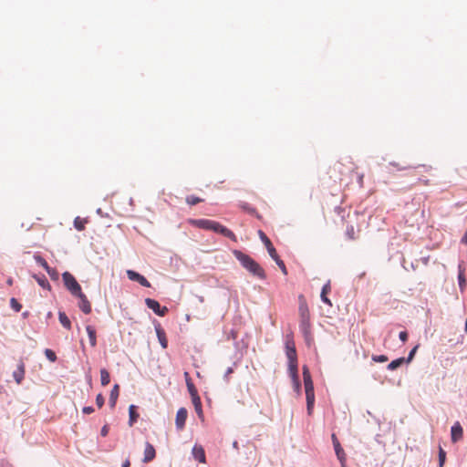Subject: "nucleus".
<instances>
[{"instance_id":"1","label":"nucleus","mask_w":467,"mask_h":467,"mask_svg":"<svg viewBox=\"0 0 467 467\" xmlns=\"http://www.w3.org/2000/svg\"><path fill=\"white\" fill-rule=\"evenodd\" d=\"M189 223L192 226L204 229V230H210L214 233L221 234L222 235L231 239L234 242H236V235L234 234L233 231L226 228L223 224L219 223L216 221L209 220V219H190Z\"/></svg>"},{"instance_id":"2","label":"nucleus","mask_w":467,"mask_h":467,"mask_svg":"<svg viewBox=\"0 0 467 467\" xmlns=\"http://www.w3.org/2000/svg\"><path fill=\"white\" fill-rule=\"evenodd\" d=\"M356 170V164L349 158H345L330 168L329 178L340 183L345 177H350Z\"/></svg>"},{"instance_id":"3","label":"nucleus","mask_w":467,"mask_h":467,"mask_svg":"<svg viewBox=\"0 0 467 467\" xmlns=\"http://www.w3.org/2000/svg\"><path fill=\"white\" fill-rule=\"evenodd\" d=\"M233 253L235 258L241 263L243 267H244L254 276L262 280L266 278V275L263 267L257 262H255L251 256L244 254L239 250H234Z\"/></svg>"},{"instance_id":"4","label":"nucleus","mask_w":467,"mask_h":467,"mask_svg":"<svg viewBox=\"0 0 467 467\" xmlns=\"http://www.w3.org/2000/svg\"><path fill=\"white\" fill-rule=\"evenodd\" d=\"M303 379L306 398V410L308 415H311L313 412V408L315 404V391H314V384L312 381L311 374L306 366H304L303 368Z\"/></svg>"},{"instance_id":"5","label":"nucleus","mask_w":467,"mask_h":467,"mask_svg":"<svg viewBox=\"0 0 467 467\" xmlns=\"http://www.w3.org/2000/svg\"><path fill=\"white\" fill-rule=\"evenodd\" d=\"M258 234L260 236V239L262 240V242L265 245V247H266V249H267V251L269 253V255L275 261L276 265L279 266V268L281 269L282 273L286 275H287V270H286L285 265L283 262V260H281L280 257L278 256V254L276 253V250L273 246L270 239L266 236V234L262 230L258 231Z\"/></svg>"},{"instance_id":"6","label":"nucleus","mask_w":467,"mask_h":467,"mask_svg":"<svg viewBox=\"0 0 467 467\" xmlns=\"http://www.w3.org/2000/svg\"><path fill=\"white\" fill-rule=\"evenodd\" d=\"M299 315L301 318L300 328L302 332L307 336L310 333V314L306 303L299 306Z\"/></svg>"},{"instance_id":"7","label":"nucleus","mask_w":467,"mask_h":467,"mask_svg":"<svg viewBox=\"0 0 467 467\" xmlns=\"http://www.w3.org/2000/svg\"><path fill=\"white\" fill-rule=\"evenodd\" d=\"M62 278L65 286L70 291L73 296H77L82 292L81 286L76 280V278L68 272H65L62 275Z\"/></svg>"},{"instance_id":"8","label":"nucleus","mask_w":467,"mask_h":467,"mask_svg":"<svg viewBox=\"0 0 467 467\" xmlns=\"http://www.w3.org/2000/svg\"><path fill=\"white\" fill-rule=\"evenodd\" d=\"M286 357L288 358V368L292 378H296L297 371V358H296V349H288L286 350Z\"/></svg>"},{"instance_id":"9","label":"nucleus","mask_w":467,"mask_h":467,"mask_svg":"<svg viewBox=\"0 0 467 467\" xmlns=\"http://www.w3.org/2000/svg\"><path fill=\"white\" fill-rule=\"evenodd\" d=\"M332 441H333V445H334V449H335L337 457L339 460L341 465L344 467L345 462H346V454H345L344 450L341 447L339 441L337 440L336 434H332Z\"/></svg>"},{"instance_id":"10","label":"nucleus","mask_w":467,"mask_h":467,"mask_svg":"<svg viewBox=\"0 0 467 467\" xmlns=\"http://www.w3.org/2000/svg\"><path fill=\"white\" fill-rule=\"evenodd\" d=\"M127 275L130 280L138 282L140 285L144 287H150V282L140 274L133 270H127Z\"/></svg>"},{"instance_id":"11","label":"nucleus","mask_w":467,"mask_h":467,"mask_svg":"<svg viewBox=\"0 0 467 467\" xmlns=\"http://www.w3.org/2000/svg\"><path fill=\"white\" fill-rule=\"evenodd\" d=\"M188 412L185 408H181L178 410L175 419V424L178 430H182L184 428Z\"/></svg>"},{"instance_id":"12","label":"nucleus","mask_w":467,"mask_h":467,"mask_svg":"<svg viewBox=\"0 0 467 467\" xmlns=\"http://www.w3.org/2000/svg\"><path fill=\"white\" fill-rule=\"evenodd\" d=\"M79 298L78 306L79 308L85 313L89 314L91 312V305L90 302L88 300L85 294L82 292L76 296Z\"/></svg>"},{"instance_id":"13","label":"nucleus","mask_w":467,"mask_h":467,"mask_svg":"<svg viewBox=\"0 0 467 467\" xmlns=\"http://www.w3.org/2000/svg\"><path fill=\"white\" fill-rule=\"evenodd\" d=\"M156 456V451L152 444L146 442L144 450L143 462H151Z\"/></svg>"},{"instance_id":"14","label":"nucleus","mask_w":467,"mask_h":467,"mask_svg":"<svg viewBox=\"0 0 467 467\" xmlns=\"http://www.w3.org/2000/svg\"><path fill=\"white\" fill-rule=\"evenodd\" d=\"M25 373V364L22 361H20L19 364L17 365L16 369L13 372L14 379L17 384H20L23 381Z\"/></svg>"},{"instance_id":"15","label":"nucleus","mask_w":467,"mask_h":467,"mask_svg":"<svg viewBox=\"0 0 467 467\" xmlns=\"http://www.w3.org/2000/svg\"><path fill=\"white\" fill-rule=\"evenodd\" d=\"M192 455L195 460H197L198 462H200L202 463H204L206 461L205 451L202 446L195 445L192 448Z\"/></svg>"},{"instance_id":"16","label":"nucleus","mask_w":467,"mask_h":467,"mask_svg":"<svg viewBox=\"0 0 467 467\" xmlns=\"http://www.w3.org/2000/svg\"><path fill=\"white\" fill-rule=\"evenodd\" d=\"M155 330H156V334H157L160 344L161 345V347L163 348H166L168 346V340L166 337L165 331L160 325L155 327Z\"/></svg>"},{"instance_id":"17","label":"nucleus","mask_w":467,"mask_h":467,"mask_svg":"<svg viewBox=\"0 0 467 467\" xmlns=\"http://www.w3.org/2000/svg\"><path fill=\"white\" fill-rule=\"evenodd\" d=\"M183 375H184L187 389H188V391H189L191 397L198 395L197 389L195 388L194 384L192 383L190 374L187 371H185Z\"/></svg>"},{"instance_id":"18","label":"nucleus","mask_w":467,"mask_h":467,"mask_svg":"<svg viewBox=\"0 0 467 467\" xmlns=\"http://www.w3.org/2000/svg\"><path fill=\"white\" fill-rule=\"evenodd\" d=\"M119 395V386L118 384H115L110 391L109 395V405L111 408H114L117 402V400Z\"/></svg>"},{"instance_id":"19","label":"nucleus","mask_w":467,"mask_h":467,"mask_svg":"<svg viewBox=\"0 0 467 467\" xmlns=\"http://www.w3.org/2000/svg\"><path fill=\"white\" fill-rule=\"evenodd\" d=\"M462 437V428L457 422L451 427V441L456 442Z\"/></svg>"},{"instance_id":"20","label":"nucleus","mask_w":467,"mask_h":467,"mask_svg":"<svg viewBox=\"0 0 467 467\" xmlns=\"http://www.w3.org/2000/svg\"><path fill=\"white\" fill-rule=\"evenodd\" d=\"M86 331L88 333V338H89V343L91 345V347H96L97 346V334H96V329L92 327V326H87L86 327Z\"/></svg>"},{"instance_id":"21","label":"nucleus","mask_w":467,"mask_h":467,"mask_svg":"<svg viewBox=\"0 0 467 467\" xmlns=\"http://www.w3.org/2000/svg\"><path fill=\"white\" fill-rule=\"evenodd\" d=\"M192 401L194 406L195 411L198 414V416L201 418L203 416L202 414V401L199 397V395H195L192 397Z\"/></svg>"},{"instance_id":"22","label":"nucleus","mask_w":467,"mask_h":467,"mask_svg":"<svg viewBox=\"0 0 467 467\" xmlns=\"http://www.w3.org/2000/svg\"><path fill=\"white\" fill-rule=\"evenodd\" d=\"M145 304L156 315L159 313V310L161 309V305H160V303L157 300L151 299V298H146L145 299Z\"/></svg>"},{"instance_id":"23","label":"nucleus","mask_w":467,"mask_h":467,"mask_svg":"<svg viewBox=\"0 0 467 467\" xmlns=\"http://www.w3.org/2000/svg\"><path fill=\"white\" fill-rule=\"evenodd\" d=\"M129 414H130L129 424H130V426H132L137 421V420L139 418V413L136 411L135 405H130L129 407Z\"/></svg>"},{"instance_id":"24","label":"nucleus","mask_w":467,"mask_h":467,"mask_svg":"<svg viewBox=\"0 0 467 467\" xmlns=\"http://www.w3.org/2000/svg\"><path fill=\"white\" fill-rule=\"evenodd\" d=\"M34 278L36 279V281L38 283V285L41 287L47 289V290L51 289L50 284L45 275L38 276V275H35Z\"/></svg>"},{"instance_id":"25","label":"nucleus","mask_w":467,"mask_h":467,"mask_svg":"<svg viewBox=\"0 0 467 467\" xmlns=\"http://www.w3.org/2000/svg\"><path fill=\"white\" fill-rule=\"evenodd\" d=\"M458 281L460 288L463 290L466 285V279L464 275V268L462 266V265H459Z\"/></svg>"},{"instance_id":"26","label":"nucleus","mask_w":467,"mask_h":467,"mask_svg":"<svg viewBox=\"0 0 467 467\" xmlns=\"http://www.w3.org/2000/svg\"><path fill=\"white\" fill-rule=\"evenodd\" d=\"M58 319H59L61 325L65 328H67V329L71 328V322H70L69 318L67 317V316L64 312L58 313Z\"/></svg>"},{"instance_id":"27","label":"nucleus","mask_w":467,"mask_h":467,"mask_svg":"<svg viewBox=\"0 0 467 467\" xmlns=\"http://www.w3.org/2000/svg\"><path fill=\"white\" fill-rule=\"evenodd\" d=\"M405 362H406V358H397L395 360H392L388 365V369L389 370H395L398 368H400L401 365H403Z\"/></svg>"},{"instance_id":"28","label":"nucleus","mask_w":467,"mask_h":467,"mask_svg":"<svg viewBox=\"0 0 467 467\" xmlns=\"http://www.w3.org/2000/svg\"><path fill=\"white\" fill-rule=\"evenodd\" d=\"M100 382L102 386H107L110 382L109 372L106 368L100 369Z\"/></svg>"},{"instance_id":"29","label":"nucleus","mask_w":467,"mask_h":467,"mask_svg":"<svg viewBox=\"0 0 467 467\" xmlns=\"http://www.w3.org/2000/svg\"><path fill=\"white\" fill-rule=\"evenodd\" d=\"M88 223V220L85 218L76 217L74 220V226L78 231H83Z\"/></svg>"},{"instance_id":"30","label":"nucleus","mask_w":467,"mask_h":467,"mask_svg":"<svg viewBox=\"0 0 467 467\" xmlns=\"http://www.w3.org/2000/svg\"><path fill=\"white\" fill-rule=\"evenodd\" d=\"M346 235L349 240H355L357 238V231L353 225H349L347 227Z\"/></svg>"},{"instance_id":"31","label":"nucleus","mask_w":467,"mask_h":467,"mask_svg":"<svg viewBox=\"0 0 467 467\" xmlns=\"http://www.w3.org/2000/svg\"><path fill=\"white\" fill-rule=\"evenodd\" d=\"M34 259L36 260V262L41 265L45 270L48 269L49 265L47 264V262L39 254H35L34 255Z\"/></svg>"},{"instance_id":"32","label":"nucleus","mask_w":467,"mask_h":467,"mask_svg":"<svg viewBox=\"0 0 467 467\" xmlns=\"http://www.w3.org/2000/svg\"><path fill=\"white\" fill-rule=\"evenodd\" d=\"M203 200L197 197V196H194V195H190V196H187L186 197V202L189 204V205H195L199 202H202Z\"/></svg>"},{"instance_id":"33","label":"nucleus","mask_w":467,"mask_h":467,"mask_svg":"<svg viewBox=\"0 0 467 467\" xmlns=\"http://www.w3.org/2000/svg\"><path fill=\"white\" fill-rule=\"evenodd\" d=\"M446 460V452L445 451L440 447L439 449V467H443Z\"/></svg>"},{"instance_id":"34","label":"nucleus","mask_w":467,"mask_h":467,"mask_svg":"<svg viewBox=\"0 0 467 467\" xmlns=\"http://www.w3.org/2000/svg\"><path fill=\"white\" fill-rule=\"evenodd\" d=\"M45 355H46L47 358L51 362H55L57 360L56 353L49 348H47L45 350Z\"/></svg>"},{"instance_id":"35","label":"nucleus","mask_w":467,"mask_h":467,"mask_svg":"<svg viewBox=\"0 0 467 467\" xmlns=\"http://www.w3.org/2000/svg\"><path fill=\"white\" fill-rule=\"evenodd\" d=\"M10 306L16 312H19L22 308V305L14 297L10 299Z\"/></svg>"},{"instance_id":"36","label":"nucleus","mask_w":467,"mask_h":467,"mask_svg":"<svg viewBox=\"0 0 467 467\" xmlns=\"http://www.w3.org/2000/svg\"><path fill=\"white\" fill-rule=\"evenodd\" d=\"M389 358L386 355H374L372 356V360L375 362L383 363L388 361Z\"/></svg>"},{"instance_id":"37","label":"nucleus","mask_w":467,"mask_h":467,"mask_svg":"<svg viewBox=\"0 0 467 467\" xmlns=\"http://www.w3.org/2000/svg\"><path fill=\"white\" fill-rule=\"evenodd\" d=\"M46 271L52 279L56 280L58 278V273L56 269L48 267V269H47Z\"/></svg>"},{"instance_id":"38","label":"nucleus","mask_w":467,"mask_h":467,"mask_svg":"<svg viewBox=\"0 0 467 467\" xmlns=\"http://www.w3.org/2000/svg\"><path fill=\"white\" fill-rule=\"evenodd\" d=\"M104 402H105V399L102 396V394H100V393L98 394L96 397V403H97L98 407L102 408V406L104 405Z\"/></svg>"},{"instance_id":"39","label":"nucleus","mask_w":467,"mask_h":467,"mask_svg":"<svg viewBox=\"0 0 467 467\" xmlns=\"http://www.w3.org/2000/svg\"><path fill=\"white\" fill-rule=\"evenodd\" d=\"M417 349H418V346L414 347V348L410 351L409 356H408V358H406V362H407V363H410V362L413 359V358H414V356H415V353H416Z\"/></svg>"},{"instance_id":"40","label":"nucleus","mask_w":467,"mask_h":467,"mask_svg":"<svg viewBox=\"0 0 467 467\" xmlns=\"http://www.w3.org/2000/svg\"><path fill=\"white\" fill-rule=\"evenodd\" d=\"M331 291V285H330V281H328L327 284L324 285V286L322 287V291L321 293L322 294H328L330 293Z\"/></svg>"},{"instance_id":"41","label":"nucleus","mask_w":467,"mask_h":467,"mask_svg":"<svg viewBox=\"0 0 467 467\" xmlns=\"http://www.w3.org/2000/svg\"><path fill=\"white\" fill-rule=\"evenodd\" d=\"M320 297H321V300L327 304V306H332V303L330 301V299L327 296V294H322L320 295Z\"/></svg>"},{"instance_id":"42","label":"nucleus","mask_w":467,"mask_h":467,"mask_svg":"<svg viewBox=\"0 0 467 467\" xmlns=\"http://www.w3.org/2000/svg\"><path fill=\"white\" fill-rule=\"evenodd\" d=\"M241 207H242L244 210L247 211L249 213H255V209H254V208L250 207L247 203H243V204L241 205Z\"/></svg>"},{"instance_id":"43","label":"nucleus","mask_w":467,"mask_h":467,"mask_svg":"<svg viewBox=\"0 0 467 467\" xmlns=\"http://www.w3.org/2000/svg\"><path fill=\"white\" fill-rule=\"evenodd\" d=\"M285 348H286V350L288 349H296V347H295V343L292 339H288L285 343Z\"/></svg>"},{"instance_id":"44","label":"nucleus","mask_w":467,"mask_h":467,"mask_svg":"<svg viewBox=\"0 0 467 467\" xmlns=\"http://www.w3.org/2000/svg\"><path fill=\"white\" fill-rule=\"evenodd\" d=\"M399 337L402 342H406L408 340V333L406 331H401Z\"/></svg>"},{"instance_id":"45","label":"nucleus","mask_w":467,"mask_h":467,"mask_svg":"<svg viewBox=\"0 0 467 467\" xmlns=\"http://www.w3.org/2000/svg\"><path fill=\"white\" fill-rule=\"evenodd\" d=\"M168 313V308L166 306H161L159 313L157 314L160 317H164Z\"/></svg>"},{"instance_id":"46","label":"nucleus","mask_w":467,"mask_h":467,"mask_svg":"<svg viewBox=\"0 0 467 467\" xmlns=\"http://www.w3.org/2000/svg\"><path fill=\"white\" fill-rule=\"evenodd\" d=\"M83 413L85 414H90L92 412H94V408L93 407H90V406H88V407H84L83 410H82Z\"/></svg>"},{"instance_id":"47","label":"nucleus","mask_w":467,"mask_h":467,"mask_svg":"<svg viewBox=\"0 0 467 467\" xmlns=\"http://www.w3.org/2000/svg\"><path fill=\"white\" fill-rule=\"evenodd\" d=\"M293 379L295 382V387H296V390L298 391L300 389V382L298 379V375L296 374V378H293Z\"/></svg>"},{"instance_id":"48","label":"nucleus","mask_w":467,"mask_h":467,"mask_svg":"<svg viewBox=\"0 0 467 467\" xmlns=\"http://www.w3.org/2000/svg\"><path fill=\"white\" fill-rule=\"evenodd\" d=\"M108 432H109V427L107 425L103 426L102 429H101V436L105 437L108 435Z\"/></svg>"},{"instance_id":"49","label":"nucleus","mask_w":467,"mask_h":467,"mask_svg":"<svg viewBox=\"0 0 467 467\" xmlns=\"http://www.w3.org/2000/svg\"><path fill=\"white\" fill-rule=\"evenodd\" d=\"M420 167H422V168H423V170H424L425 171H427V172H428V171H430L431 170V166H429V165H425V164H423V165H420Z\"/></svg>"},{"instance_id":"50","label":"nucleus","mask_w":467,"mask_h":467,"mask_svg":"<svg viewBox=\"0 0 467 467\" xmlns=\"http://www.w3.org/2000/svg\"><path fill=\"white\" fill-rule=\"evenodd\" d=\"M392 166L396 167L398 170L401 171V170H404L406 169L405 167H401L400 166L399 164L395 163V162H391L390 163Z\"/></svg>"},{"instance_id":"51","label":"nucleus","mask_w":467,"mask_h":467,"mask_svg":"<svg viewBox=\"0 0 467 467\" xmlns=\"http://www.w3.org/2000/svg\"><path fill=\"white\" fill-rule=\"evenodd\" d=\"M130 460H129V459H127V460L123 462V464H122V466H121V467H130Z\"/></svg>"},{"instance_id":"52","label":"nucleus","mask_w":467,"mask_h":467,"mask_svg":"<svg viewBox=\"0 0 467 467\" xmlns=\"http://www.w3.org/2000/svg\"><path fill=\"white\" fill-rule=\"evenodd\" d=\"M231 373H233V368H229L225 373V377H228V375H230Z\"/></svg>"},{"instance_id":"53","label":"nucleus","mask_w":467,"mask_h":467,"mask_svg":"<svg viewBox=\"0 0 467 467\" xmlns=\"http://www.w3.org/2000/svg\"><path fill=\"white\" fill-rule=\"evenodd\" d=\"M2 467H13V465L8 462H3Z\"/></svg>"},{"instance_id":"54","label":"nucleus","mask_w":467,"mask_h":467,"mask_svg":"<svg viewBox=\"0 0 467 467\" xmlns=\"http://www.w3.org/2000/svg\"><path fill=\"white\" fill-rule=\"evenodd\" d=\"M7 285H13V279L11 277H9L6 281Z\"/></svg>"},{"instance_id":"55","label":"nucleus","mask_w":467,"mask_h":467,"mask_svg":"<svg viewBox=\"0 0 467 467\" xmlns=\"http://www.w3.org/2000/svg\"><path fill=\"white\" fill-rule=\"evenodd\" d=\"M4 392V388L0 385V394Z\"/></svg>"},{"instance_id":"56","label":"nucleus","mask_w":467,"mask_h":467,"mask_svg":"<svg viewBox=\"0 0 467 467\" xmlns=\"http://www.w3.org/2000/svg\"><path fill=\"white\" fill-rule=\"evenodd\" d=\"M237 446H238V445H237V441H234V448H237Z\"/></svg>"},{"instance_id":"57","label":"nucleus","mask_w":467,"mask_h":467,"mask_svg":"<svg viewBox=\"0 0 467 467\" xmlns=\"http://www.w3.org/2000/svg\"><path fill=\"white\" fill-rule=\"evenodd\" d=\"M424 184L428 185L429 184V181H424Z\"/></svg>"}]
</instances>
